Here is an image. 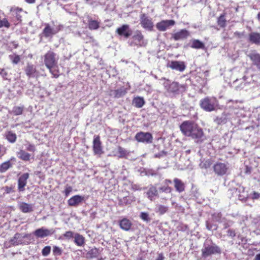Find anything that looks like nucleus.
<instances>
[{"label": "nucleus", "instance_id": "nucleus-1", "mask_svg": "<svg viewBox=\"0 0 260 260\" xmlns=\"http://www.w3.org/2000/svg\"><path fill=\"white\" fill-rule=\"evenodd\" d=\"M201 107L206 111L214 110L218 105V102L214 97H206L200 101Z\"/></svg>", "mask_w": 260, "mask_h": 260}, {"label": "nucleus", "instance_id": "nucleus-2", "mask_svg": "<svg viewBox=\"0 0 260 260\" xmlns=\"http://www.w3.org/2000/svg\"><path fill=\"white\" fill-rule=\"evenodd\" d=\"M202 256L203 258H207L212 255L220 254L221 253V248L215 244H212L205 247L202 249Z\"/></svg>", "mask_w": 260, "mask_h": 260}, {"label": "nucleus", "instance_id": "nucleus-3", "mask_svg": "<svg viewBox=\"0 0 260 260\" xmlns=\"http://www.w3.org/2000/svg\"><path fill=\"white\" fill-rule=\"evenodd\" d=\"M197 126V125L191 121H185L180 125V129L184 136L190 137Z\"/></svg>", "mask_w": 260, "mask_h": 260}, {"label": "nucleus", "instance_id": "nucleus-4", "mask_svg": "<svg viewBox=\"0 0 260 260\" xmlns=\"http://www.w3.org/2000/svg\"><path fill=\"white\" fill-rule=\"evenodd\" d=\"M57 62L58 58L53 51H49L44 55V64L47 69L55 67Z\"/></svg>", "mask_w": 260, "mask_h": 260}, {"label": "nucleus", "instance_id": "nucleus-5", "mask_svg": "<svg viewBox=\"0 0 260 260\" xmlns=\"http://www.w3.org/2000/svg\"><path fill=\"white\" fill-rule=\"evenodd\" d=\"M190 138L197 144H201L206 139L203 129L198 125L192 133Z\"/></svg>", "mask_w": 260, "mask_h": 260}, {"label": "nucleus", "instance_id": "nucleus-6", "mask_svg": "<svg viewBox=\"0 0 260 260\" xmlns=\"http://www.w3.org/2000/svg\"><path fill=\"white\" fill-rule=\"evenodd\" d=\"M133 39L134 42L131 43V46L135 45L139 47H145L147 44V41L144 40V36L140 30H137L135 32Z\"/></svg>", "mask_w": 260, "mask_h": 260}, {"label": "nucleus", "instance_id": "nucleus-7", "mask_svg": "<svg viewBox=\"0 0 260 260\" xmlns=\"http://www.w3.org/2000/svg\"><path fill=\"white\" fill-rule=\"evenodd\" d=\"M140 21V23L143 28L148 31H152L153 30L154 25L152 19L146 14H141Z\"/></svg>", "mask_w": 260, "mask_h": 260}, {"label": "nucleus", "instance_id": "nucleus-8", "mask_svg": "<svg viewBox=\"0 0 260 260\" xmlns=\"http://www.w3.org/2000/svg\"><path fill=\"white\" fill-rule=\"evenodd\" d=\"M169 92L173 94H179L186 90V86L184 84L180 85L178 83L173 82L168 87L166 86Z\"/></svg>", "mask_w": 260, "mask_h": 260}, {"label": "nucleus", "instance_id": "nucleus-9", "mask_svg": "<svg viewBox=\"0 0 260 260\" xmlns=\"http://www.w3.org/2000/svg\"><path fill=\"white\" fill-rule=\"evenodd\" d=\"M135 139L139 142L149 144L152 142L153 137L150 133L141 132L136 135Z\"/></svg>", "mask_w": 260, "mask_h": 260}, {"label": "nucleus", "instance_id": "nucleus-10", "mask_svg": "<svg viewBox=\"0 0 260 260\" xmlns=\"http://www.w3.org/2000/svg\"><path fill=\"white\" fill-rule=\"evenodd\" d=\"M248 78L245 76H243L241 79H237L234 81L233 84L235 89L237 90H241L242 89H247V87L248 86L250 82L247 80Z\"/></svg>", "mask_w": 260, "mask_h": 260}, {"label": "nucleus", "instance_id": "nucleus-11", "mask_svg": "<svg viewBox=\"0 0 260 260\" xmlns=\"http://www.w3.org/2000/svg\"><path fill=\"white\" fill-rule=\"evenodd\" d=\"M228 168L227 164L220 162H217L213 166L214 172L218 176H223L225 174Z\"/></svg>", "mask_w": 260, "mask_h": 260}, {"label": "nucleus", "instance_id": "nucleus-12", "mask_svg": "<svg viewBox=\"0 0 260 260\" xmlns=\"http://www.w3.org/2000/svg\"><path fill=\"white\" fill-rule=\"evenodd\" d=\"M115 32L119 36L124 37L126 39L132 35V30L128 24L122 25L121 26L117 28Z\"/></svg>", "mask_w": 260, "mask_h": 260}, {"label": "nucleus", "instance_id": "nucleus-13", "mask_svg": "<svg viewBox=\"0 0 260 260\" xmlns=\"http://www.w3.org/2000/svg\"><path fill=\"white\" fill-rule=\"evenodd\" d=\"M58 31V29L55 26H51L48 23L45 24V28H44L42 35L45 38L52 37L53 35L56 34Z\"/></svg>", "mask_w": 260, "mask_h": 260}, {"label": "nucleus", "instance_id": "nucleus-14", "mask_svg": "<svg viewBox=\"0 0 260 260\" xmlns=\"http://www.w3.org/2000/svg\"><path fill=\"white\" fill-rule=\"evenodd\" d=\"M175 21L173 20H164L158 22L156 25L157 29L161 31H165L170 26L174 25Z\"/></svg>", "mask_w": 260, "mask_h": 260}, {"label": "nucleus", "instance_id": "nucleus-15", "mask_svg": "<svg viewBox=\"0 0 260 260\" xmlns=\"http://www.w3.org/2000/svg\"><path fill=\"white\" fill-rule=\"evenodd\" d=\"M247 56L251 61L252 64L260 70V54L255 51H252L247 55Z\"/></svg>", "mask_w": 260, "mask_h": 260}, {"label": "nucleus", "instance_id": "nucleus-16", "mask_svg": "<svg viewBox=\"0 0 260 260\" xmlns=\"http://www.w3.org/2000/svg\"><path fill=\"white\" fill-rule=\"evenodd\" d=\"M93 150L96 154H101L103 153L102 143L99 136H94L93 141Z\"/></svg>", "mask_w": 260, "mask_h": 260}, {"label": "nucleus", "instance_id": "nucleus-17", "mask_svg": "<svg viewBox=\"0 0 260 260\" xmlns=\"http://www.w3.org/2000/svg\"><path fill=\"white\" fill-rule=\"evenodd\" d=\"M29 174L25 173L21 175L18 180V189L19 191H23L24 187L27 184V180L29 178Z\"/></svg>", "mask_w": 260, "mask_h": 260}, {"label": "nucleus", "instance_id": "nucleus-18", "mask_svg": "<svg viewBox=\"0 0 260 260\" xmlns=\"http://www.w3.org/2000/svg\"><path fill=\"white\" fill-rule=\"evenodd\" d=\"M84 200V196L75 195L68 201V204L70 206L76 207L82 203Z\"/></svg>", "mask_w": 260, "mask_h": 260}, {"label": "nucleus", "instance_id": "nucleus-19", "mask_svg": "<svg viewBox=\"0 0 260 260\" xmlns=\"http://www.w3.org/2000/svg\"><path fill=\"white\" fill-rule=\"evenodd\" d=\"M189 35V32L188 30L183 29L173 34L172 38L175 41H178L186 39Z\"/></svg>", "mask_w": 260, "mask_h": 260}, {"label": "nucleus", "instance_id": "nucleus-20", "mask_svg": "<svg viewBox=\"0 0 260 260\" xmlns=\"http://www.w3.org/2000/svg\"><path fill=\"white\" fill-rule=\"evenodd\" d=\"M87 21L88 27L90 30H96L100 27V20L94 19L91 16L88 15L87 16Z\"/></svg>", "mask_w": 260, "mask_h": 260}, {"label": "nucleus", "instance_id": "nucleus-21", "mask_svg": "<svg viewBox=\"0 0 260 260\" xmlns=\"http://www.w3.org/2000/svg\"><path fill=\"white\" fill-rule=\"evenodd\" d=\"M170 68L179 72H183L186 68L183 61H172L168 66Z\"/></svg>", "mask_w": 260, "mask_h": 260}, {"label": "nucleus", "instance_id": "nucleus-22", "mask_svg": "<svg viewBox=\"0 0 260 260\" xmlns=\"http://www.w3.org/2000/svg\"><path fill=\"white\" fill-rule=\"evenodd\" d=\"M24 72L26 76L29 78L35 77L37 74L36 67L31 63H27L25 67Z\"/></svg>", "mask_w": 260, "mask_h": 260}, {"label": "nucleus", "instance_id": "nucleus-23", "mask_svg": "<svg viewBox=\"0 0 260 260\" xmlns=\"http://www.w3.org/2000/svg\"><path fill=\"white\" fill-rule=\"evenodd\" d=\"M248 41L251 44L260 46V33L251 32L248 35Z\"/></svg>", "mask_w": 260, "mask_h": 260}, {"label": "nucleus", "instance_id": "nucleus-24", "mask_svg": "<svg viewBox=\"0 0 260 260\" xmlns=\"http://www.w3.org/2000/svg\"><path fill=\"white\" fill-rule=\"evenodd\" d=\"M126 92V88L122 87L115 90H111L109 94L115 98H119L124 96Z\"/></svg>", "mask_w": 260, "mask_h": 260}, {"label": "nucleus", "instance_id": "nucleus-25", "mask_svg": "<svg viewBox=\"0 0 260 260\" xmlns=\"http://www.w3.org/2000/svg\"><path fill=\"white\" fill-rule=\"evenodd\" d=\"M235 193L238 196L239 199L242 201H246L248 196L245 188L242 186H239L236 189Z\"/></svg>", "mask_w": 260, "mask_h": 260}, {"label": "nucleus", "instance_id": "nucleus-26", "mask_svg": "<svg viewBox=\"0 0 260 260\" xmlns=\"http://www.w3.org/2000/svg\"><path fill=\"white\" fill-rule=\"evenodd\" d=\"M174 187L176 191L181 193L185 190V185L184 182L180 179L175 178L173 180Z\"/></svg>", "mask_w": 260, "mask_h": 260}, {"label": "nucleus", "instance_id": "nucleus-27", "mask_svg": "<svg viewBox=\"0 0 260 260\" xmlns=\"http://www.w3.org/2000/svg\"><path fill=\"white\" fill-rule=\"evenodd\" d=\"M19 208L23 213H30L34 210L33 204L21 202L19 204Z\"/></svg>", "mask_w": 260, "mask_h": 260}, {"label": "nucleus", "instance_id": "nucleus-28", "mask_svg": "<svg viewBox=\"0 0 260 260\" xmlns=\"http://www.w3.org/2000/svg\"><path fill=\"white\" fill-rule=\"evenodd\" d=\"M158 194V191L156 188L153 186H151L146 192L147 198L151 201L155 199V197Z\"/></svg>", "mask_w": 260, "mask_h": 260}, {"label": "nucleus", "instance_id": "nucleus-29", "mask_svg": "<svg viewBox=\"0 0 260 260\" xmlns=\"http://www.w3.org/2000/svg\"><path fill=\"white\" fill-rule=\"evenodd\" d=\"M135 201V198L134 196H127L123 197L119 200V203L121 205H127L131 204Z\"/></svg>", "mask_w": 260, "mask_h": 260}, {"label": "nucleus", "instance_id": "nucleus-30", "mask_svg": "<svg viewBox=\"0 0 260 260\" xmlns=\"http://www.w3.org/2000/svg\"><path fill=\"white\" fill-rule=\"evenodd\" d=\"M145 101L143 98L137 96L133 100V105L138 108H142L145 104Z\"/></svg>", "mask_w": 260, "mask_h": 260}, {"label": "nucleus", "instance_id": "nucleus-31", "mask_svg": "<svg viewBox=\"0 0 260 260\" xmlns=\"http://www.w3.org/2000/svg\"><path fill=\"white\" fill-rule=\"evenodd\" d=\"M17 156L24 161H29L30 159L31 155L23 150H20L17 152Z\"/></svg>", "mask_w": 260, "mask_h": 260}, {"label": "nucleus", "instance_id": "nucleus-32", "mask_svg": "<svg viewBox=\"0 0 260 260\" xmlns=\"http://www.w3.org/2000/svg\"><path fill=\"white\" fill-rule=\"evenodd\" d=\"M99 255V249L96 248L91 249L86 253V257L87 258H93L97 257Z\"/></svg>", "mask_w": 260, "mask_h": 260}, {"label": "nucleus", "instance_id": "nucleus-33", "mask_svg": "<svg viewBox=\"0 0 260 260\" xmlns=\"http://www.w3.org/2000/svg\"><path fill=\"white\" fill-rule=\"evenodd\" d=\"M6 139L11 143H14L16 142V135L12 131L7 132L5 134Z\"/></svg>", "mask_w": 260, "mask_h": 260}, {"label": "nucleus", "instance_id": "nucleus-34", "mask_svg": "<svg viewBox=\"0 0 260 260\" xmlns=\"http://www.w3.org/2000/svg\"><path fill=\"white\" fill-rule=\"evenodd\" d=\"M49 234L48 230H43V229H38L35 232V235L40 238H43L47 236Z\"/></svg>", "mask_w": 260, "mask_h": 260}, {"label": "nucleus", "instance_id": "nucleus-35", "mask_svg": "<svg viewBox=\"0 0 260 260\" xmlns=\"http://www.w3.org/2000/svg\"><path fill=\"white\" fill-rule=\"evenodd\" d=\"M74 242L79 246H82L85 244L84 238L79 234H76L75 236Z\"/></svg>", "mask_w": 260, "mask_h": 260}, {"label": "nucleus", "instance_id": "nucleus-36", "mask_svg": "<svg viewBox=\"0 0 260 260\" xmlns=\"http://www.w3.org/2000/svg\"><path fill=\"white\" fill-rule=\"evenodd\" d=\"M205 47L204 44L199 40H192L191 47L195 49H203Z\"/></svg>", "mask_w": 260, "mask_h": 260}, {"label": "nucleus", "instance_id": "nucleus-37", "mask_svg": "<svg viewBox=\"0 0 260 260\" xmlns=\"http://www.w3.org/2000/svg\"><path fill=\"white\" fill-rule=\"evenodd\" d=\"M129 152L123 148L119 146L118 147V154L116 155L119 158H126Z\"/></svg>", "mask_w": 260, "mask_h": 260}, {"label": "nucleus", "instance_id": "nucleus-38", "mask_svg": "<svg viewBox=\"0 0 260 260\" xmlns=\"http://www.w3.org/2000/svg\"><path fill=\"white\" fill-rule=\"evenodd\" d=\"M132 223L127 218H124L119 221L120 228H131Z\"/></svg>", "mask_w": 260, "mask_h": 260}, {"label": "nucleus", "instance_id": "nucleus-39", "mask_svg": "<svg viewBox=\"0 0 260 260\" xmlns=\"http://www.w3.org/2000/svg\"><path fill=\"white\" fill-rule=\"evenodd\" d=\"M226 20L224 17V14L221 15L217 19V24L218 25L222 27H225L226 26Z\"/></svg>", "mask_w": 260, "mask_h": 260}, {"label": "nucleus", "instance_id": "nucleus-40", "mask_svg": "<svg viewBox=\"0 0 260 260\" xmlns=\"http://www.w3.org/2000/svg\"><path fill=\"white\" fill-rule=\"evenodd\" d=\"M23 110H24V107L23 106H21V107H19V106H15L13 108V110L12 111V113L14 115H21L23 111Z\"/></svg>", "mask_w": 260, "mask_h": 260}, {"label": "nucleus", "instance_id": "nucleus-41", "mask_svg": "<svg viewBox=\"0 0 260 260\" xmlns=\"http://www.w3.org/2000/svg\"><path fill=\"white\" fill-rule=\"evenodd\" d=\"M168 210V208L167 206L159 205L156 207V211L159 213L160 214H163L165 213Z\"/></svg>", "mask_w": 260, "mask_h": 260}, {"label": "nucleus", "instance_id": "nucleus-42", "mask_svg": "<svg viewBox=\"0 0 260 260\" xmlns=\"http://www.w3.org/2000/svg\"><path fill=\"white\" fill-rule=\"evenodd\" d=\"M211 161L210 159L204 160L200 164V167L202 169H208L211 166Z\"/></svg>", "mask_w": 260, "mask_h": 260}, {"label": "nucleus", "instance_id": "nucleus-43", "mask_svg": "<svg viewBox=\"0 0 260 260\" xmlns=\"http://www.w3.org/2000/svg\"><path fill=\"white\" fill-rule=\"evenodd\" d=\"M11 166V164L10 161L3 163L0 167V172L2 173L6 172Z\"/></svg>", "mask_w": 260, "mask_h": 260}, {"label": "nucleus", "instance_id": "nucleus-44", "mask_svg": "<svg viewBox=\"0 0 260 260\" xmlns=\"http://www.w3.org/2000/svg\"><path fill=\"white\" fill-rule=\"evenodd\" d=\"M62 250L61 248L54 246L53 247V254L54 256H60L62 254Z\"/></svg>", "mask_w": 260, "mask_h": 260}, {"label": "nucleus", "instance_id": "nucleus-45", "mask_svg": "<svg viewBox=\"0 0 260 260\" xmlns=\"http://www.w3.org/2000/svg\"><path fill=\"white\" fill-rule=\"evenodd\" d=\"M0 75L5 80H10V75L5 69H0Z\"/></svg>", "mask_w": 260, "mask_h": 260}, {"label": "nucleus", "instance_id": "nucleus-46", "mask_svg": "<svg viewBox=\"0 0 260 260\" xmlns=\"http://www.w3.org/2000/svg\"><path fill=\"white\" fill-rule=\"evenodd\" d=\"M57 68V66L56 65L55 67L48 69L49 70L50 73L53 75V77L56 78H58L59 76L58 70Z\"/></svg>", "mask_w": 260, "mask_h": 260}, {"label": "nucleus", "instance_id": "nucleus-47", "mask_svg": "<svg viewBox=\"0 0 260 260\" xmlns=\"http://www.w3.org/2000/svg\"><path fill=\"white\" fill-rule=\"evenodd\" d=\"M140 217L143 220L147 222L150 221L151 220L149 214L146 212H141L140 213Z\"/></svg>", "mask_w": 260, "mask_h": 260}, {"label": "nucleus", "instance_id": "nucleus-48", "mask_svg": "<svg viewBox=\"0 0 260 260\" xmlns=\"http://www.w3.org/2000/svg\"><path fill=\"white\" fill-rule=\"evenodd\" d=\"M51 251V247L50 246H46L42 250V254L44 256H48Z\"/></svg>", "mask_w": 260, "mask_h": 260}, {"label": "nucleus", "instance_id": "nucleus-49", "mask_svg": "<svg viewBox=\"0 0 260 260\" xmlns=\"http://www.w3.org/2000/svg\"><path fill=\"white\" fill-rule=\"evenodd\" d=\"M10 26V24L6 18H4L2 20L0 19V28L3 27L9 28Z\"/></svg>", "mask_w": 260, "mask_h": 260}, {"label": "nucleus", "instance_id": "nucleus-50", "mask_svg": "<svg viewBox=\"0 0 260 260\" xmlns=\"http://www.w3.org/2000/svg\"><path fill=\"white\" fill-rule=\"evenodd\" d=\"M18 11H16V12H13V15L15 17L16 20H17V23H19L21 21V16L20 14L18 13L19 12H21L22 11L21 9H17Z\"/></svg>", "mask_w": 260, "mask_h": 260}, {"label": "nucleus", "instance_id": "nucleus-51", "mask_svg": "<svg viewBox=\"0 0 260 260\" xmlns=\"http://www.w3.org/2000/svg\"><path fill=\"white\" fill-rule=\"evenodd\" d=\"M214 121L218 124L225 123L226 122V118L224 116H221L220 117H217L214 119Z\"/></svg>", "mask_w": 260, "mask_h": 260}, {"label": "nucleus", "instance_id": "nucleus-52", "mask_svg": "<svg viewBox=\"0 0 260 260\" xmlns=\"http://www.w3.org/2000/svg\"><path fill=\"white\" fill-rule=\"evenodd\" d=\"M159 190L162 192L170 193L172 191V189L171 187L168 186H164L159 187Z\"/></svg>", "mask_w": 260, "mask_h": 260}, {"label": "nucleus", "instance_id": "nucleus-53", "mask_svg": "<svg viewBox=\"0 0 260 260\" xmlns=\"http://www.w3.org/2000/svg\"><path fill=\"white\" fill-rule=\"evenodd\" d=\"M26 145V150L32 152H34L36 151V147L34 144L28 143Z\"/></svg>", "mask_w": 260, "mask_h": 260}, {"label": "nucleus", "instance_id": "nucleus-54", "mask_svg": "<svg viewBox=\"0 0 260 260\" xmlns=\"http://www.w3.org/2000/svg\"><path fill=\"white\" fill-rule=\"evenodd\" d=\"M166 155H167V152L164 150H162V151H160V152L155 154L154 157L156 158H160V157L166 156Z\"/></svg>", "mask_w": 260, "mask_h": 260}, {"label": "nucleus", "instance_id": "nucleus-55", "mask_svg": "<svg viewBox=\"0 0 260 260\" xmlns=\"http://www.w3.org/2000/svg\"><path fill=\"white\" fill-rule=\"evenodd\" d=\"M73 235H74L73 233L72 232H71V231L66 232L63 234L64 237H65L66 239H70L71 238H73Z\"/></svg>", "mask_w": 260, "mask_h": 260}, {"label": "nucleus", "instance_id": "nucleus-56", "mask_svg": "<svg viewBox=\"0 0 260 260\" xmlns=\"http://www.w3.org/2000/svg\"><path fill=\"white\" fill-rule=\"evenodd\" d=\"M72 190V188L71 186L67 187L64 190V194L66 197H68Z\"/></svg>", "mask_w": 260, "mask_h": 260}, {"label": "nucleus", "instance_id": "nucleus-57", "mask_svg": "<svg viewBox=\"0 0 260 260\" xmlns=\"http://www.w3.org/2000/svg\"><path fill=\"white\" fill-rule=\"evenodd\" d=\"M251 197L252 199H258L260 197L259 193L254 191L251 195Z\"/></svg>", "mask_w": 260, "mask_h": 260}, {"label": "nucleus", "instance_id": "nucleus-58", "mask_svg": "<svg viewBox=\"0 0 260 260\" xmlns=\"http://www.w3.org/2000/svg\"><path fill=\"white\" fill-rule=\"evenodd\" d=\"M26 235H22L21 234H19V233H17L14 236V238L15 239H20V238H25L26 237Z\"/></svg>", "mask_w": 260, "mask_h": 260}, {"label": "nucleus", "instance_id": "nucleus-59", "mask_svg": "<svg viewBox=\"0 0 260 260\" xmlns=\"http://www.w3.org/2000/svg\"><path fill=\"white\" fill-rule=\"evenodd\" d=\"M20 59L19 56H18V55H17V56H15L14 57V58H13V59L12 61H13V62L14 63L17 64V63H18L19 62Z\"/></svg>", "mask_w": 260, "mask_h": 260}, {"label": "nucleus", "instance_id": "nucleus-60", "mask_svg": "<svg viewBox=\"0 0 260 260\" xmlns=\"http://www.w3.org/2000/svg\"><path fill=\"white\" fill-rule=\"evenodd\" d=\"M165 257L162 253H158L157 258L155 260H164Z\"/></svg>", "mask_w": 260, "mask_h": 260}, {"label": "nucleus", "instance_id": "nucleus-61", "mask_svg": "<svg viewBox=\"0 0 260 260\" xmlns=\"http://www.w3.org/2000/svg\"><path fill=\"white\" fill-rule=\"evenodd\" d=\"M235 35L236 36H238L239 38H241L244 36V33L237 31V32H235Z\"/></svg>", "mask_w": 260, "mask_h": 260}, {"label": "nucleus", "instance_id": "nucleus-62", "mask_svg": "<svg viewBox=\"0 0 260 260\" xmlns=\"http://www.w3.org/2000/svg\"><path fill=\"white\" fill-rule=\"evenodd\" d=\"M172 182V181L170 179H166L164 181V183L166 185H168L169 184H171Z\"/></svg>", "mask_w": 260, "mask_h": 260}, {"label": "nucleus", "instance_id": "nucleus-63", "mask_svg": "<svg viewBox=\"0 0 260 260\" xmlns=\"http://www.w3.org/2000/svg\"><path fill=\"white\" fill-rule=\"evenodd\" d=\"M254 260H260V253L256 255Z\"/></svg>", "mask_w": 260, "mask_h": 260}, {"label": "nucleus", "instance_id": "nucleus-64", "mask_svg": "<svg viewBox=\"0 0 260 260\" xmlns=\"http://www.w3.org/2000/svg\"><path fill=\"white\" fill-rule=\"evenodd\" d=\"M137 260H145V257L144 256H139L138 257Z\"/></svg>", "mask_w": 260, "mask_h": 260}]
</instances>
